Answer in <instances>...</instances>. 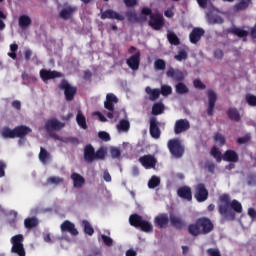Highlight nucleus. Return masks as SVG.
<instances>
[{
	"label": "nucleus",
	"mask_w": 256,
	"mask_h": 256,
	"mask_svg": "<svg viewBox=\"0 0 256 256\" xmlns=\"http://www.w3.org/2000/svg\"><path fill=\"white\" fill-rule=\"evenodd\" d=\"M218 212L225 219L233 221L235 219V213H243V205L238 200L234 199L231 201L229 194H222L219 196Z\"/></svg>",
	"instance_id": "1"
},
{
	"label": "nucleus",
	"mask_w": 256,
	"mask_h": 256,
	"mask_svg": "<svg viewBox=\"0 0 256 256\" xmlns=\"http://www.w3.org/2000/svg\"><path fill=\"white\" fill-rule=\"evenodd\" d=\"M215 229V224L209 217H200L196 219L195 223L188 225V233L192 237H199V235H209Z\"/></svg>",
	"instance_id": "2"
},
{
	"label": "nucleus",
	"mask_w": 256,
	"mask_h": 256,
	"mask_svg": "<svg viewBox=\"0 0 256 256\" xmlns=\"http://www.w3.org/2000/svg\"><path fill=\"white\" fill-rule=\"evenodd\" d=\"M33 130H31L30 127L26 125H20L16 126L14 129H11L9 127H4L1 130V137L3 139H25L29 133H31Z\"/></svg>",
	"instance_id": "3"
},
{
	"label": "nucleus",
	"mask_w": 256,
	"mask_h": 256,
	"mask_svg": "<svg viewBox=\"0 0 256 256\" xmlns=\"http://www.w3.org/2000/svg\"><path fill=\"white\" fill-rule=\"evenodd\" d=\"M141 13L142 15H145V17H150L148 25L152 27V29L155 31H160V29H163V25H165L163 15L160 13H153V10H151L149 7L142 8Z\"/></svg>",
	"instance_id": "4"
},
{
	"label": "nucleus",
	"mask_w": 256,
	"mask_h": 256,
	"mask_svg": "<svg viewBox=\"0 0 256 256\" xmlns=\"http://www.w3.org/2000/svg\"><path fill=\"white\" fill-rule=\"evenodd\" d=\"M107 152L104 147H100L97 151L91 144H87L84 147V160L86 163H93V161L105 159Z\"/></svg>",
	"instance_id": "5"
},
{
	"label": "nucleus",
	"mask_w": 256,
	"mask_h": 256,
	"mask_svg": "<svg viewBox=\"0 0 256 256\" xmlns=\"http://www.w3.org/2000/svg\"><path fill=\"white\" fill-rule=\"evenodd\" d=\"M129 223L136 229H141L144 233H153V225L151 222L144 220L143 216L139 214H131L129 217Z\"/></svg>",
	"instance_id": "6"
},
{
	"label": "nucleus",
	"mask_w": 256,
	"mask_h": 256,
	"mask_svg": "<svg viewBox=\"0 0 256 256\" xmlns=\"http://www.w3.org/2000/svg\"><path fill=\"white\" fill-rule=\"evenodd\" d=\"M167 147L171 155L176 159H181L185 153V147L181 144V140L177 138L170 139L167 143Z\"/></svg>",
	"instance_id": "7"
},
{
	"label": "nucleus",
	"mask_w": 256,
	"mask_h": 256,
	"mask_svg": "<svg viewBox=\"0 0 256 256\" xmlns=\"http://www.w3.org/2000/svg\"><path fill=\"white\" fill-rule=\"evenodd\" d=\"M10 241L12 244V253H15L18 256H26L25 246L23 245L25 237H23L22 234L14 235Z\"/></svg>",
	"instance_id": "8"
},
{
	"label": "nucleus",
	"mask_w": 256,
	"mask_h": 256,
	"mask_svg": "<svg viewBox=\"0 0 256 256\" xmlns=\"http://www.w3.org/2000/svg\"><path fill=\"white\" fill-rule=\"evenodd\" d=\"M59 89L64 91V97L68 102L73 101L77 95V87L70 85L69 81L65 79L60 82Z\"/></svg>",
	"instance_id": "9"
},
{
	"label": "nucleus",
	"mask_w": 256,
	"mask_h": 256,
	"mask_svg": "<svg viewBox=\"0 0 256 256\" xmlns=\"http://www.w3.org/2000/svg\"><path fill=\"white\" fill-rule=\"evenodd\" d=\"M64 127L65 123L57 120V118L49 119L45 123V129L52 139H55V135H57V133L53 131H61Z\"/></svg>",
	"instance_id": "10"
},
{
	"label": "nucleus",
	"mask_w": 256,
	"mask_h": 256,
	"mask_svg": "<svg viewBox=\"0 0 256 256\" xmlns=\"http://www.w3.org/2000/svg\"><path fill=\"white\" fill-rule=\"evenodd\" d=\"M195 199L198 201V203H203L209 199V191L205 187V184L199 183L197 184L195 188Z\"/></svg>",
	"instance_id": "11"
},
{
	"label": "nucleus",
	"mask_w": 256,
	"mask_h": 256,
	"mask_svg": "<svg viewBox=\"0 0 256 256\" xmlns=\"http://www.w3.org/2000/svg\"><path fill=\"white\" fill-rule=\"evenodd\" d=\"M149 124L150 137H152V139H161V128L159 127L161 123L157 120L156 117H151L149 120Z\"/></svg>",
	"instance_id": "12"
},
{
	"label": "nucleus",
	"mask_w": 256,
	"mask_h": 256,
	"mask_svg": "<svg viewBox=\"0 0 256 256\" xmlns=\"http://www.w3.org/2000/svg\"><path fill=\"white\" fill-rule=\"evenodd\" d=\"M191 129V124L187 119H179L176 120L174 124V133L175 135H181V133H185V131H189Z\"/></svg>",
	"instance_id": "13"
},
{
	"label": "nucleus",
	"mask_w": 256,
	"mask_h": 256,
	"mask_svg": "<svg viewBox=\"0 0 256 256\" xmlns=\"http://www.w3.org/2000/svg\"><path fill=\"white\" fill-rule=\"evenodd\" d=\"M138 161L145 169H154L155 165H157V159L151 154L141 156Z\"/></svg>",
	"instance_id": "14"
},
{
	"label": "nucleus",
	"mask_w": 256,
	"mask_h": 256,
	"mask_svg": "<svg viewBox=\"0 0 256 256\" xmlns=\"http://www.w3.org/2000/svg\"><path fill=\"white\" fill-rule=\"evenodd\" d=\"M60 229L62 233H69L72 237L79 235V230L75 227V224L69 220H65L61 225Z\"/></svg>",
	"instance_id": "15"
},
{
	"label": "nucleus",
	"mask_w": 256,
	"mask_h": 256,
	"mask_svg": "<svg viewBox=\"0 0 256 256\" xmlns=\"http://www.w3.org/2000/svg\"><path fill=\"white\" fill-rule=\"evenodd\" d=\"M208 95V108H207V115L209 117H213V113L215 111V103H217V93L213 90L207 91Z\"/></svg>",
	"instance_id": "16"
},
{
	"label": "nucleus",
	"mask_w": 256,
	"mask_h": 256,
	"mask_svg": "<svg viewBox=\"0 0 256 256\" xmlns=\"http://www.w3.org/2000/svg\"><path fill=\"white\" fill-rule=\"evenodd\" d=\"M166 76L170 79H173L176 83H181L185 80V74H183V71L179 69H174L173 67H170L167 72Z\"/></svg>",
	"instance_id": "17"
},
{
	"label": "nucleus",
	"mask_w": 256,
	"mask_h": 256,
	"mask_svg": "<svg viewBox=\"0 0 256 256\" xmlns=\"http://www.w3.org/2000/svg\"><path fill=\"white\" fill-rule=\"evenodd\" d=\"M101 19H116V21H125V16L119 14L113 9H107L105 11L101 10Z\"/></svg>",
	"instance_id": "18"
},
{
	"label": "nucleus",
	"mask_w": 256,
	"mask_h": 256,
	"mask_svg": "<svg viewBox=\"0 0 256 256\" xmlns=\"http://www.w3.org/2000/svg\"><path fill=\"white\" fill-rule=\"evenodd\" d=\"M59 77H62L61 72H57L55 70H47V69L40 70V79H42L44 83L51 79H58Z\"/></svg>",
	"instance_id": "19"
},
{
	"label": "nucleus",
	"mask_w": 256,
	"mask_h": 256,
	"mask_svg": "<svg viewBox=\"0 0 256 256\" xmlns=\"http://www.w3.org/2000/svg\"><path fill=\"white\" fill-rule=\"evenodd\" d=\"M126 63L132 71H137L141 63V53L137 52L126 60Z\"/></svg>",
	"instance_id": "20"
},
{
	"label": "nucleus",
	"mask_w": 256,
	"mask_h": 256,
	"mask_svg": "<svg viewBox=\"0 0 256 256\" xmlns=\"http://www.w3.org/2000/svg\"><path fill=\"white\" fill-rule=\"evenodd\" d=\"M203 35H205V30H203V28H194L189 34L190 43L197 45V43L201 41Z\"/></svg>",
	"instance_id": "21"
},
{
	"label": "nucleus",
	"mask_w": 256,
	"mask_h": 256,
	"mask_svg": "<svg viewBox=\"0 0 256 256\" xmlns=\"http://www.w3.org/2000/svg\"><path fill=\"white\" fill-rule=\"evenodd\" d=\"M177 195L181 199H186V201H193V193L191 192L189 186H182L178 188Z\"/></svg>",
	"instance_id": "22"
},
{
	"label": "nucleus",
	"mask_w": 256,
	"mask_h": 256,
	"mask_svg": "<svg viewBox=\"0 0 256 256\" xmlns=\"http://www.w3.org/2000/svg\"><path fill=\"white\" fill-rule=\"evenodd\" d=\"M223 161H228L229 163H237L239 161V154L235 150H226L222 155Z\"/></svg>",
	"instance_id": "23"
},
{
	"label": "nucleus",
	"mask_w": 256,
	"mask_h": 256,
	"mask_svg": "<svg viewBox=\"0 0 256 256\" xmlns=\"http://www.w3.org/2000/svg\"><path fill=\"white\" fill-rule=\"evenodd\" d=\"M70 178L73 181V187H75V189H81V187L85 185V178L77 172H73Z\"/></svg>",
	"instance_id": "24"
},
{
	"label": "nucleus",
	"mask_w": 256,
	"mask_h": 256,
	"mask_svg": "<svg viewBox=\"0 0 256 256\" xmlns=\"http://www.w3.org/2000/svg\"><path fill=\"white\" fill-rule=\"evenodd\" d=\"M75 11H77L76 7L67 6L60 11L59 17L64 21H68V19H71V17H73V13H75Z\"/></svg>",
	"instance_id": "25"
},
{
	"label": "nucleus",
	"mask_w": 256,
	"mask_h": 256,
	"mask_svg": "<svg viewBox=\"0 0 256 256\" xmlns=\"http://www.w3.org/2000/svg\"><path fill=\"white\" fill-rule=\"evenodd\" d=\"M169 221L174 229H183V227H185V222L183 219L175 214L170 215Z\"/></svg>",
	"instance_id": "26"
},
{
	"label": "nucleus",
	"mask_w": 256,
	"mask_h": 256,
	"mask_svg": "<svg viewBox=\"0 0 256 256\" xmlns=\"http://www.w3.org/2000/svg\"><path fill=\"white\" fill-rule=\"evenodd\" d=\"M155 225L159 227L160 229H164L169 225V216L167 214H161L159 216H156L154 219Z\"/></svg>",
	"instance_id": "27"
},
{
	"label": "nucleus",
	"mask_w": 256,
	"mask_h": 256,
	"mask_svg": "<svg viewBox=\"0 0 256 256\" xmlns=\"http://www.w3.org/2000/svg\"><path fill=\"white\" fill-rule=\"evenodd\" d=\"M145 93L149 96V101H157L161 97V90L159 88L151 89V87L147 86Z\"/></svg>",
	"instance_id": "28"
},
{
	"label": "nucleus",
	"mask_w": 256,
	"mask_h": 256,
	"mask_svg": "<svg viewBox=\"0 0 256 256\" xmlns=\"http://www.w3.org/2000/svg\"><path fill=\"white\" fill-rule=\"evenodd\" d=\"M226 113L230 121H236L237 123L241 121V114L239 113V110H237V108H229Z\"/></svg>",
	"instance_id": "29"
},
{
	"label": "nucleus",
	"mask_w": 256,
	"mask_h": 256,
	"mask_svg": "<svg viewBox=\"0 0 256 256\" xmlns=\"http://www.w3.org/2000/svg\"><path fill=\"white\" fill-rule=\"evenodd\" d=\"M249 5H251L249 0H240L234 5L233 9L236 13H239V11H247V9H249Z\"/></svg>",
	"instance_id": "30"
},
{
	"label": "nucleus",
	"mask_w": 256,
	"mask_h": 256,
	"mask_svg": "<svg viewBox=\"0 0 256 256\" xmlns=\"http://www.w3.org/2000/svg\"><path fill=\"white\" fill-rule=\"evenodd\" d=\"M55 141H61L62 143H71V145H79V138L77 137H66L63 138L59 135H54Z\"/></svg>",
	"instance_id": "31"
},
{
	"label": "nucleus",
	"mask_w": 256,
	"mask_h": 256,
	"mask_svg": "<svg viewBox=\"0 0 256 256\" xmlns=\"http://www.w3.org/2000/svg\"><path fill=\"white\" fill-rule=\"evenodd\" d=\"M227 33H231L232 35H236L237 37H240V38L247 37V35H249V32H247L246 30L237 28L235 26L232 28H229L227 30Z\"/></svg>",
	"instance_id": "32"
},
{
	"label": "nucleus",
	"mask_w": 256,
	"mask_h": 256,
	"mask_svg": "<svg viewBox=\"0 0 256 256\" xmlns=\"http://www.w3.org/2000/svg\"><path fill=\"white\" fill-rule=\"evenodd\" d=\"M31 23H32L31 17L27 15H21L18 19V25L21 29H27V27H29Z\"/></svg>",
	"instance_id": "33"
},
{
	"label": "nucleus",
	"mask_w": 256,
	"mask_h": 256,
	"mask_svg": "<svg viewBox=\"0 0 256 256\" xmlns=\"http://www.w3.org/2000/svg\"><path fill=\"white\" fill-rule=\"evenodd\" d=\"M175 91L177 95H186V93H189V87L183 82H178L175 85Z\"/></svg>",
	"instance_id": "34"
},
{
	"label": "nucleus",
	"mask_w": 256,
	"mask_h": 256,
	"mask_svg": "<svg viewBox=\"0 0 256 256\" xmlns=\"http://www.w3.org/2000/svg\"><path fill=\"white\" fill-rule=\"evenodd\" d=\"M39 160L43 164L47 163V161H51V154L47 151V149L43 147L40 148Z\"/></svg>",
	"instance_id": "35"
},
{
	"label": "nucleus",
	"mask_w": 256,
	"mask_h": 256,
	"mask_svg": "<svg viewBox=\"0 0 256 256\" xmlns=\"http://www.w3.org/2000/svg\"><path fill=\"white\" fill-rule=\"evenodd\" d=\"M76 121H77L79 127H81V129H87V119L85 118V116L83 115V112H81V110H79L77 113Z\"/></svg>",
	"instance_id": "36"
},
{
	"label": "nucleus",
	"mask_w": 256,
	"mask_h": 256,
	"mask_svg": "<svg viewBox=\"0 0 256 256\" xmlns=\"http://www.w3.org/2000/svg\"><path fill=\"white\" fill-rule=\"evenodd\" d=\"M39 225V222L37 221V218H26L24 220V227L26 229H33Z\"/></svg>",
	"instance_id": "37"
},
{
	"label": "nucleus",
	"mask_w": 256,
	"mask_h": 256,
	"mask_svg": "<svg viewBox=\"0 0 256 256\" xmlns=\"http://www.w3.org/2000/svg\"><path fill=\"white\" fill-rule=\"evenodd\" d=\"M154 69L156 71H165V69H167V63L165 60L158 58L154 62Z\"/></svg>",
	"instance_id": "38"
},
{
	"label": "nucleus",
	"mask_w": 256,
	"mask_h": 256,
	"mask_svg": "<svg viewBox=\"0 0 256 256\" xmlns=\"http://www.w3.org/2000/svg\"><path fill=\"white\" fill-rule=\"evenodd\" d=\"M82 225L84 227V233L86 235H89L90 237L93 236V234L95 233V229H93L91 223H89L87 220H83Z\"/></svg>",
	"instance_id": "39"
},
{
	"label": "nucleus",
	"mask_w": 256,
	"mask_h": 256,
	"mask_svg": "<svg viewBox=\"0 0 256 256\" xmlns=\"http://www.w3.org/2000/svg\"><path fill=\"white\" fill-rule=\"evenodd\" d=\"M165 111V105L163 103H155L152 106V115H161Z\"/></svg>",
	"instance_id": "40"
},
{
	"label": "nucleus",
	"mask_w": 256,
	"mask_h": 256,
	"mask_svg": "<svg viewBox=\"0 0 256 256\" xmlns=\"http://www.w3.org/2000/svg\"><path fill=\"white\" fill-rule=\"evenodd\" d=\"M210 154L214 159H216L217 163H221V161H223V155L221 154V151L217 149V147H212Z\"/></svg>",
	"instance_id": "41"
},
{
	"label": "nucleus",
	"mask_w": 256,
	"mask_h": 256,
	"mask_svg": "<svg viewBox=\"0 0 256 256\" xmlns=\"http://www.w3.org/2000/svg\"><path fill=\"white\" fill-rule=\"evenodd\" d=\"M118 131H129L131 129V124L128 120L122 119L117 125Z\"/></svg>",
	"instance_id": "42"
},
{
	"label": "nucleus",
	"mask_w": 256,
	"mask_h": 256,
	"mask_svg": "<svg viewBox=\"0 0 256 256\" xmlns=\"http://www.w3.org/2000/svg\"><path fill=\"white\" fill-rule=\"evenodd\" d=\"M167 39L170 43V45H180L181 41L179 40V37H177V34L170 32L167 34Z\"/></svg>",
	"instance_id": "43"
},
{
	"label": "nucleus",
	"mask_w": 256,
	"mask_h": 256,
	"mask_svg": "<svg viewBox=\"0 0 256 256\" xmlns=\"http://www.w3.org/2000/svg\"><path fill=\"white\" fill-rule=\"evenodd\" d=\"M159 185H161V179L157 176H152L148 182L149 189H155L156 187H159Z\"/></svg>",
	"instance_id": "44"
},
{
	"label": "nucleus",
	"mask_w": 256,
	"mask_h": 256,
	"mask_svg": "<svg viewBox=\"0 0 256 256\" xmlns=\"http://www.w3.org/2000/svg\"><path fill=\"white\" fill-rule=\"evenodd\" d=\"M214 142L218 143L221 147L227 143V140L225 139V136L223 134L217 132L214 134Z\"/></svg>",
	"instance_id": "45"
},
{
	"label": "nucleus",
	"mask_w": 256,
	"mask_h": 256,
	"mask_svg": "<svg viewBox=\"0 0 256 256\" xmlns=\"http://www.w3.org/2000/svg\"><path fill=\"white\" fill-rule=\"evenodd\" d=\"M173 93V88L169 85H162L160 90V95H163V97H169Z\"/></svg>",
	"instance_id": "46"
},
{
	"label": "nucleus",
	"mask_w": 256,
	"mask_h": 256,
	"mask_svg": "<svg viewBox=\"0 0 256 256\" xmlns=\"http://www.w3.org/2000/svg\"><path fill=\"white\" fill-rule=\"evenodd\" d=\"M189 55L187 54V51L185 50H179L178 53L174 56V59L176 61H185Z\"/></svg>",
	"instance_id": "47"
},
{
	"label": "nucleus",
	"mask_w": 256,
	"mask_h": 256,
	"mask_svg": "<svg viewBox=\"0 0 256 256\" xmlns=\"http://www.w3.org/2000/svg\"><path fill=\"white\" fill-rule=\"evenodd\" d=\"M245 100L250 107H256V96L253 94H246Z\"/></svg>",
	"instance_id": "48"
},
{
	"label": "nucleus",
	"mask_w": 256,
	"mask_h": 256,
	"mask_svg": "<svg viewBox=\"0 0 256 256\" xmlns=\"http://www.w3.org/2000/svg\"><path fill=\"white\" fill-rule=\"evenodd\" d=\"M101 239L107 247H111L113 245V239L105 234L101 235Z\"/></svg>",
	"instance_id": "49"
},
{
	"label": "nucleus",
	"mask_w": 256,
	"mask_h": 256,
	"mask_svg": "<svg viewBox=\"0 0 256 256\" xmlns=\"http://www.w3.org/2000/svg\"><path fill=\"white\" fill-rule=\"evenodd\" d=\"M48 183H52V185H59V183H63V178L52 176L48 178Z\"/></svg>",
	"instance_id": "50"
},
{
	"label": "nucleus",
	"mask_w": 256,
	"mask_h": 256,
	"mask_svg": "<svg viewBox=\"0 0 256 256\" xmlns=\"http://www.w3.org/2000/svg\"><path fill=\"white\" fill-rule=\"evenodd\" d=\"M247 185H249L250 187H253V185H256V175L255 174L247 175Z\"/></svg>",
	"instance_id": "51"
},
{
	"label": "nucleus",
	"mask_w": 256,
	"mask_h": 256,
	"mask_svg": "<svg viewBox=\"0 0 256 256\" xmlns=\"http://www.w3.org/2000/svg\"><path fill=\"white\" fill-rule=\"evenodd\" d=\"M193 85L195 89H201V90L207 89V86L203 82H201V80L199 79H195L193 81Z\"/></svg>",
	"instance_id": "52"
},
{
	"label": "nucleus",
	"mask_w": 256,
	"mask_h": 256,
	"mask_svg": "<svg viewBox=\"0 0 256 256\" xmlns=\"http://www.w3.org/2000/svg\"><path fill=\"white\" fill-rule=\"evenodd\" d=\"M110 153L112 159H119L121 157V150L119 148H111Z\"/></svg>",
	"instance_id": "53"
},
{
	"label": "nucleus",
	"mask_w": 256,
	"mask_h": 256,
	"mask_svg": "<svg viewBox=\"0 0 256 256\" xmlns=\"http://www.w3.org/2000/svg\"><path fill=\"white\" fill-rule=\"evenodd\" d=\"M98 137L99 139H101L102 141H111V136L109 135V133L105 132V131H101L98 133Z\"/></svg>",
	"instance_id": "54"
},
{
	"label": "nucleus",
	"mask_w": 256,
	"mask_h": 256,
	"mask_svg": "<svg viewBox=\"0 0 256 256\" xmlns=\"http://www.w3.org/2000/svg\"><path fill=\"white\" fill-rule=\"evenodd\" d=\"M106 101H108V102L110 101L111 103H119V99L113 93L106 95Z\"/></svg>",
	"instance_id": "55"
},
{
	"label": "nucleus",
	"mask_w": 256,
	"mask_h": 256,
	"mask_svg": "<svg viewBox=\"0 0 256 256\" xmlns=\"http://www.w3.org/2000/svg\"><path fill=\"white\" fill-rule=\"evenodd\" d=\"M5 169H7V164L0 160V178L5 177Z\"/></svg>",
	"instance_id": "56"
},
{
	"label": "nucleus",
	"mask_w": 256,
	"mask_h": 256,
	"mask_svg": "<svg viewBox=\"0 0 256 256\" xmlns=\"http://www.w3.org/2000/svg\"><path fill=\"white\" fill-rule=\"evenodd\" d=\"M114 102H108L107 100L104 102V107L105 109H107L108 111H115V105L113 104Z\"/></svg>",
	"instance_id": "57"
},
{
	"label": "nucleus",
	"mask_w": 256,
	"mask_h": 256,
	"mask_svg": "<svg viewBox=\"0 0 256 256\" xmlns=\"http://www.w3.org/2000/svg\"><path fill=\"white\" fill-rule=\"evenodd\" d=\"M237 143H238V145H245V144L249 143V137L248 136L239 137L237 139Z\"/></svg>",
	"instance_id": "58"
},
{
	"label": "nucleus",
	"mask_w": 256,
	"mask_h": 256,
	"mask_svg": "<svg viewBox=\"0 0 256 256\" xmlns=\"http://www.w3.org/2000/svg\"><path fill=\"white\" fill-rule=\"evenodd\" d=\"M126 17L128 21H137V14H135L134 12H127Z\"/></svg>",
	"instance_id": "59"
},
{
	"label": "nucleus",
	"mask_w": 256,
	"mask_h": 256,
	"mask_svg": "<svg viewBox=\"0 0 256 256\" xmlns=\"http://www.w3.org/2000/svg\"><path fill=\"white\" fill-rule=\"evenodd\" d=\"M223 50H221V49H216L215 51H214V57H215V59H223Z\"/></svg>",
	"instance_id": "60"
},
{
	"label": "nucleus",
	"mask_w": 256,
	"mask_h": 256,
	"mask_svg": "<svg viewBox=\"0 0 256 256\" xmlns=\"http://www.w3.org/2000/svg\"><path fill=\"white\" fill-rule=\"evenodd\" d=\"M199 7H201L202 9H207V5L209 3V0H196Z\"/></svg>",
	"instance_id": "61"
},
{
	"label": "nucleus",
	"mask_w": 256,
	"mask_h": 256,
	"mask_svg": "<svg viewBox=\"0 0 256 256\" xmlns=\"http://www.w3.org/2000/svg\"><path fill=\"white\" fill-rule=\"evenodd\" d=\"M12 107H13L14 109H16L17 111H21V101H19V100H14V101L12 102Z\"/></svg>",
	"instance_id": "62"
},
{
	"label": "nucleus",
	"mask_w": 256,
	"mask_h": 256,
	"mask_svg": "<svg viewBox=\"0 0 256 256\" xmlns=\"http://www.w3.org/2000/svg\"><path fill=\"white\" fill-rule=\"evenodd\" d=\"M126 7H135L137 0H124Z\"/></svg>",
	"instance_id": "63"
},
{
	"label": "nucleus",
	"mask_w": 256,
	"mask_h": 256,
	"mask_svg": "<svg viewBox=\"0 0 256 256\" xmlns=\"http://www.w3.org/2000/svg\"><path fill=\"white\" fill-rule=\"evenodd\" d=\"M248 215L249 217H251V219H256V211L254 210V208L248 209Z\"/></svg>",
	"instance_id": "64"
}]
</instances>
